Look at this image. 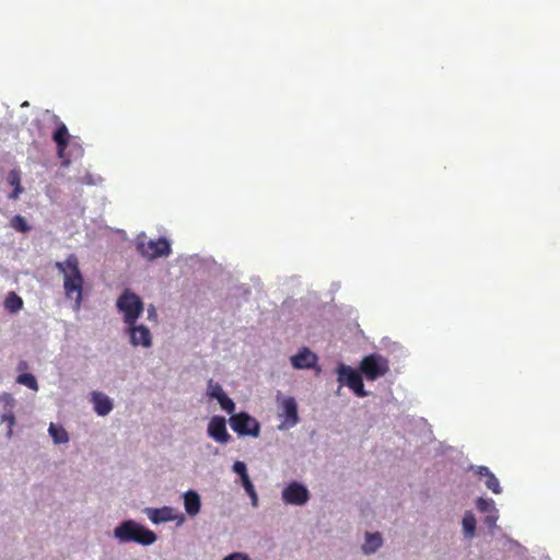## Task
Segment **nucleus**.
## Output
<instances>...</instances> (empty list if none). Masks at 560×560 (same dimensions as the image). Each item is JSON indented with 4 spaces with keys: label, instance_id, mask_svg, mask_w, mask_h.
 <instances>
[{
    "label": "nucleus",
    "instance_id": "c756f323",
    "mask_svg": "<svg viewBox=\"0 0 560 560\" xmlns=\"http://www.w3.org/2000/svg\"><path fill=\"white\" fill-rule=\"evenodd\" d=\"M498 520H499V511L487 514L483 518V523L487 525V527L489 529L492 530V529L497 528Z\"/></svg>",
    "mask_w": 560,
    "mask_h": 560
},
{
    "label": "nucleus",
    "instance_id": "20e7f679",
    "mask_svg": "<svg viewBox=\"0 0 560 560\" xmlns=\"http://www.w3.org/2000/svg\"><path fill=\"white\" fill-rule=\"evenodd\" d=\"M136 247L138 253L148 260H153L159 257H167L172 252L171 243L165 237L147 240V236L143 233L137 236Z\"/></svg>",
    "mask_w": 560,
    "mask_h": 560
},
{
    "label": "nucleus",
    "instance_id": "a211bd4d",
    "mask_svg": "<svg viewBox=\"0 0 560 560\" xmlns=\"http://www.w3.org/2000/svg\"><path fill=\"white\" fill-rule=\"evenodd\" d=\"M383 545V539L380 533H366L364 544L361 549L364 555L375 553Z\"/></svg>",
    "mask_w": 560,
    "mask_h": 560
},
{
    "label": "nucleus",
    "instance_id": "f8f14e48",
    "mask_svg": "<svg viewBox=\"0 0 560 560\" xmlns=\"http://www.w3.org/2000/svg\"><path fill=\"white\" fill-rule=\"evenodd\" d=\"M290 362L295 370H316L317 373L320 372L317 366V354L307 347H301L295 354L290 357Z\"/></svg>",
    "mask_w": 560,
    "mask_h": 560
},
{
    "label": "nucleus",
    "instance_id": "72a5a7b5",
    "mask_svg": "<svg viewBox=\"0 0 560 560\" xmlns=\"http://www.w3.org/2000/svg\"><path fill=\"white\" fill-rule=\"evenodd\" d=\"M147 313H148V319L150 322H156L158 320V312H156V308L153 304H150L147 308Z\"/></svg>",
    "mask_w": 560,
    "mask_h": 560
},
{
    "label": "nucleus",
    "instance_id": "4c0bfd02",
    "mask_svg": "<svg viewBox=\"0 0 560 560\" xmlns=\"http://www.w3.org/2000/svg\"><path fill=\"white\" fill-rule=\"evenodd\" d=\"M84 183H85V184H88V185H91V184H92V182H91V180H84Z\"/></svg>",
    "mask_w": 560,
    "mask_h": 560
},
{
    "label": "nucleus",
    "instance_id": "e433bc0d",
    "mask_svg": "<svg viewBox=\"0 0 560 560\" xmlns=\"http://www.w3.org/2000/svg\"><path fill=\"white\" fill-rule=\"evenodd\" d=\"M13 435V427H8L5 436L10 440Z\"/></svg>",
    "mask_w": 560,
    "mask_h": 560
},
{
    "label": "nucleus",
    "instance_id": "a878e982",
    "mask_svg": "<svg viewBox=\"0 0 560 560\" xmlns=\"http://www.w3.org/2000/svg\"><path fill=\"white\" fill-rule=\"evenodd\" d=\"M225 392L223 390L222 386L219 383L214 382L213 380L208 381V383H207L208 397H210L212 399H217L219 396H221Z\"/></svg>",
    "mask_w": 560,
    "mask_h": 560
},
{
    "label": "nucleus",
    "instance_id": "f3484780",
    "mask_svg": "<svg viewBox=\"0 0 560 560\" xmlns=\"http://www.w3.org/2000/svg\"><path fill=\"white\" fill-rule=\"evenodd\" d=\"M69 131L67 126L63 122H59L57 129L52 133V140L57 145V155L62 156L63 151L67 150L69 144Z\"/></svg>",
    "mask_w": 560,
    "mask_h": 560
},
{
    "label": "nucleus",
    "instance_id": "393cba45",
    "mask_svg": "<svg viewBox=\"0 0 560 560\" xmlns=\"http://www.w3.org/2000/svg\"><path fill=\"white\" fill-rule=\"evenodd\" d=\"M16 383L24 385L33 390H38L36 377L31 373H23L16 377Z\"/></svg>",
    "mask_w": 560,
    "mask_h": 560
},
{
    "label": "nucleus",
    "instance_id": "1a4fd4ad",
    "mask_svg": "<svg viewBox=\"0 0 560 560\" xmlns=\"http://www.w3.org/2000/svg\"><path fill=\"white\" fill-rule=\"evenodd\" d=\"M307 487L300 481L289 482L281 491V500L289 505L302 506L310 501Z\"/></svg>",
    "mask_w": 560,
    "mask_h": 560
},
{
    "label": "nucleus",
    "instance_id": "7c9ffc66",
    "mask_svg": "<svg viewBox=\"0 0 560 560\" xmlns=\"http://www.w3.org/2000/svg\"><path fill=\"white\" fill-rule=\"evenodd\" d=\"M0 420L1 422H5L8 427H14L16 422L13 410L3 411L0 416Z\"/></svg>",
    "mask_w": 560,
    "mask_h": 560
},
{
    "label": "nucleus",
    "instance_id": "2f4dec72",
    "mask_svg": "<svg viewBox=\"0 0 560 560\" xmlns=\"http://www.w3.org/2000/svg\"><path fill=\"white\" fill-rule=\"evenodd\" d=\"M222 560H253L246 552L235 551L225 556Z\"/></svg>",
    "mask_w": 560,
    "mask_h": 560
},
{
    "label": "nucleus",
    "instance_id": "c9c22d12",
    "mask_svg": "<svg viewBox=\"0 0 560 560\" xmlns=\"http://www.w3.org/2000/svg\"><path fill=\"white\" fill-rule=\"evenodd\" d=\"M61 161H62V165L63 166H69L70 164V158L69 155L67 154V150L63 151V155L62 156H58Z\"/></svg>",
    "mask_w": 560,
    "mask_h": 560
},
{
    "label": "nucleus",
    "instance_id": "423d86ee",
    "mask_svg": "<svg viewBox=\"0 0 560 560\" xmlns=\"http://www.w3.org/2000/svg\"><path fill=\"white\" fill-rule=\"evenodd\" d=\"M388 370V360L378 353L364 357L360 363V372L370 381L384 376Z\"/></svg>",
    "mask_w": 560,
    "mask_h": 560
},
{
    "label": "nucleus",
    "instance_id": "c85d7f7f",
    "mask_svg": "<svg viewBox=\"0 0 560 560\" xmlns=\"http://www.w3.org/2000/svg\"><path fill=\"white\" fill-rule=\"evenodd\" d=\"M7 180L12 187L21 186V172L16 168L11 170L8 174Z\"/></svg>",
    "mask_w": 560,
    "mask_h": 560
},
{
    "label": "nucleus",
    "instance_id": "4468645a",
    "mask_svg": "<svg viewBox=\"0 0 560 560\" xmlns=\"http://www.w3.org/2000/svg\"><path fill=\"white\" fill-rule=\"evenodd\" d=\"M474 471L477 476L485 479V486L494 494L502 493V487L497 476L487 467L482 465H471L468 468Z\"/></svg>",
    "mask_w": 560,
    "mask_h": 560
},
{
    "label": "nucleus",
    "instance_id": "dca6fc26",
    "mask_svg": "<svg viewBox=\"0 0 560 560\" xmlns=\"http://www.w3.org/2000/svg\"><path fill=\"white\" fill-rule=\"evenodd\" d=\"M183 502L185 512L190 517H194L200 513L201 510V498L196 490H188L183 493Z\"/></svg>",
    "mask_w": 560,
    "mask_h": 560
},
{
    "label": "nucleus",
    "instance_id": "412c9836",
    "mask_svg": "<svg viewBox=\"0 0 560 560\" xmlns=\"http://www.w3.org/2000/svg\"><path fill=\"white\" fill-rule=\"evenodd\" d=\"M48 434L57 445L67 444L70 440L67 430L62 425L52 422L49 424Z\"/></svg>",
    "mask_w": 560,
    "mask_h": 560
},
{
    "label": "nucleus",
    "instance_id": "6e6552de",
    "mask_svg": "<svg viewBox=\"0 0 560 560\" xmlns=\"http://www.w3.org/2000/svg\"><path fill=\"white\" fill-rule=\"evenodd\" d=\"M232 430L241 436L258 438L260 423L247 412H240L230 417Z\"/></svg>",
    "mask_w": 560,
    "mask_h": 560
},
{
    "label": "nucleus",
    "instance_id": "9d476101",
    "mask_svg": "<svg viewBox=\"0 0 560 560\" xmlns=\"http://www.w3.org/2000/svg\"><path fill=\"white\" fill-rule=\"evenodd\" d=\"M143 513L155 525L176 522L177 526H180L185 522V515L178 512L175 508L168 505L162 508H145Z\"/></svg>",
    "mask_w": 560,
    "mask_h": 560
},
{
    "label": "nucleus",
    "instance_id": "4be33fe9",
    "mask_svg": "<svg viewBox=\"0 0 560 560\" xmlns=\"http://www.w3.org/2000/svg\"><path fill=\"white\" fill-rule=\"evenodd\" d=\"M4 307L10 313H18L23 307V300L15 292H10L4 300Z\"/></svg>",
    "mask_w": 560,
    "mask_h": 560
},
{
    "label": "nucleus",
    "instance_id": "f257e3e1",
    "mask_svg": "<svg viewBox=\"0 0 560 560\" xmlns=\"http://www.w3.org/2000/svg\"><path fill=\"white\" fill-rule=\"evenodd\" d=\"M55 268L62 276L66 299L73 301V311H80L83 300L84 278L79 267L78 257L70 254L63 261H56Z\"/></svg>",
    "mask_w": 560,
    "mask_h": 560
},
{
    "label": "nucleus",
    "instance_id": "6ab92c4d",
    "mask_svg": "<svg viewBox=\"0 0 560 560\" xmlns=\"http://www.w3.org/2000/svg\"><path fill=\"white\" fill-rule=\"evenodd\" d=\"M232 471L240 477L241 485L243 486L245 491L252 490L254 487V483L252 482L248 472H247V466L244 462L236 460L232 465Z\"/></svg>",
    "mask_w": 560,
    "mask_h": 560
},
{
    "label": "nucleus",
    "instance_id": "cd10ccee",
    "mask_svg": "<svg viewBox=\"0 0 560 560\" xmlns=\"http://www.w3.org/2000/svg\"><path fill=\"white\" fill-rule=\"evenodd\" d=\"M0 402L2 404L3 411L13 410L16 405L15 398L9 393L0 394Z\"/></svg>",
    "mask_w": 560,
    "mask_h": 560
},
{
    "label": "nucleus",
    "instance_id": "aec40b11",
    "mask_svg": "<svg viewBox=\"0 0 560 560\" xmlns=\"http://www.w3.org/2000/svg\"><path fill=\"white\" fill-rule=\"evenodd\" d=\"M476 517L471 511H466L462 520L463 535L465 539H472L476 536Z\"/></svg>",
    "mask_w": 560,
    "mask_h": 560
},
{
    "label": "nucleus",
    "instance_id": "473e14b6",
    "mask_svg": "<svg viewBox=\"0 0 560 560\" xmlns=\"http://www.w3.org/2000/svg\"><path fill=\"white\" fill-rule=\"evenodd\" d=\"M247 493V495L249 497L250 499V504L253 508H257L258 506V494L256 492V489L253 488L252 490H248V491H245Z\"/></svg>",
    "mask_w": 560,
    "mask_h": 560
},
{
    "label": "nucleus",
    "instance_id": "39448f33",
    "mask_svg": "<svg viewBox=\"0 0 560 560\" xmlns=\"http://www.w3.org/2000/svg\"><path fill=\"white\" fill-rule=\"evenodd\" d=\"M337 381L340 385L348 386L358 397H366L369 393L364 389L362 376L351 366L339 363L337 366Z\"/></svg>",
    "mask_w": 560,
    "mask_h": 560
},
{
    "label": "nucleus",
    "instance_id": "bb28decb",
    "mask_svg": "<svg viewBox=\"0 0 560 560\" xmlns=\"http://www.w3.org/2000/svg\"><path fill=\"white\" fill-rule=\"evenodd\" d=\"M215 400L219 402L220 407L228 413L232 415L234 412L235 404L225 393L219 396Z\"/></svg>",
    "mask_w": 560,
    "mask_h": 560
},
{
    "label": "nucleus",
    "instance_id": "ddd939ff",
    "mask_svg": "<svg viewBox=\"0 0 560 560\" xmlns=\"http://www.w3.org/2000/svg\"><path fill=\"white\" fill-rule=\"evenodd\" d=\"M207 434L220 444H226L231 441V435L226 430V421L221 416H214L210 419L207 427Z\"/></svg>",
    "mask_w": 560,
    "mask_h": 560
},
{
    "label": "nucleus",
    "instance_id": "f03ea898",
    "mask_svg": "<svg viewBox=\"0 0 560 560\" xmlns=\"http://www.w3.org/2000/svg\"><path fill=\"white\" fill-rule=\"evenodd\" d=\"M113 537L120 544L137 542L142 546L153 545L156 534L136 522L135 520H125L120 522L113 530Z\"/></svg>",
    "mask_w": 560,
    "mask_h": 560
},
{
    "label": "nucleus",
    "instance_id": "0eeeda50",
    "mask_svg": "<svg viewBox=\"0 0 560 560\" xmlns=\"http://www.w3.org/2000/svg\"><path fill=\"white\" fill-rule=\"evenodd\" d=\"M124 334L128 337L129 345L132 348L150 349L153 345V336L148 326L139 324L126 325Z\"/></svg>",
    "mask_w": 560,
    "mask_h": 560
},
{
    "label": "nucleus",
    "instance_id": "b1692460",
    "mask_svg": "<svg viewBox=\"0 0 560 560\" xmlns=\"http://www.w3.org/2000/svg\"><path fill=\"white\" fill-rule=\"evenodd\" d=\"M10 225L15 231L27 233L31 231V225L27 223L26 219L21 214H16L11 219Z\"/></svg>",
    "mask_w": 560,
    "mask_h": 560
},
{
    "label": "nucleus",
    "instance_id": "7ed1b4c3",
    "mask_svg": "<svg viewBox=\"0 0 560 560\" xmlns=\"http://www.w3.org/2000/svg\"><path fill=\"white\" fill-rule=\"evenodd\" d=\"M116 308L126 326L139 320L143 314L144 304L137 293L130 289H125L116 300Z\"/></svg>",
    "mask_w": 560,
    "mask_h": 560
},
{
    "label": "nucleus",
    "instance_id": "f704fd0d",
    "mask_svg": "<svg viewBox=\"0 0 560 560\" xmlns=\"http://www.w3.org/2000/svg\"><path fill=\"white\" fill-rule=\"evenodd\" d=\"M22 192H23L22 186L13 187V191L9 195V199L16 200Z\"/></svg>",
    "mask_w": 560,
    "mask_h": 560
},
{
    "label": "nucleus",
    "instance_id": "9b49d317",
    "mask_svg": "<svg viewBox=\"0 0 560 560\" xmlns=\"http://www.w3.org/2000/svg\"><path fill=\"white\" fill-rule=\"evenodd\" d=\"M280 406V418H282L278 430L283 431L295 427L299 421L298 404L293 397H281L278 398Z\"/></svg>",
    "mask_w": 560,
    "mask_h": 560
},
{
    "label": "nucleus",
    "instance_id": "5701e85b",
    "mask_svg": "<svg viewBox=\"0 0 560 560\" xmlns=\"http://www.w3.org/2000/svg\"><path fill=\"white\" fill-rule=\"evenodd\" d=\"M476 508L478 509L479 512L486 514L498 512L495 502L492 499L478 498L476 500Z\"/></svg>",
    "mask_w": 560,
    "mask_h": 560
},
{
    "label": "nucleus",
    "instance_id": "2eb2a0df",
    "mask_svg": "<svg viewBox=\"0 0 560 560\" xmlns=\"http://www.w3.org/2000/svg\"><path fill=\"white\" fill-rule=\"evenodd\" d=\"M91 402L93 404V410L100 417L109 415L114 408L112 398L102 392H92Z\"/></svg>",
    "mask_w": 560,
    "mask_h": 560
}]
</instances>
